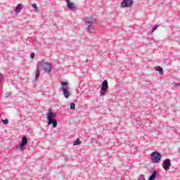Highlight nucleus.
I'll return each instance as SVG.
<instances>
[{"instance_id": "1", "label": "nucleus", "mask_w": 180, "mask_h": 180, "mask_svg": "<svg viewBox=\"0 0 180 180\" xmlns=\"http://www.w3.org/2000/svg\"><path fill=\"white\" fill-rule=\"evenodd\" d=\"M62 86H60V90L63 92V96L66 99H68L71 96V91H70V84L68 82H61Z\"/></svg>"}, {"instance_id": "2", "label": "nucleus", "mask_w": 180, "mask_h": 180, "mask_svg": "<svg viewBox=\"0 0 180 180\" xmlns=\"http://www.w3.org/2000/svg\"><path fill=\"white\" fill-rule=\"evenodd\" d=\"M94 22L95 18L86 17L84 19V23L86 26H87L86 30L89 33H95V30L94 29V27L91 26V25H94Z\"/></svg>"}, {"instance_id": "3", "label": "nucleus", "mask_w": 180, "mask_h": 180, "mask_svg": "<svg viewBox=\"0 0 180 180\" xmlns=\"http://www.w3.org/2000/svg\"><path fill=\"white\" fill-rule=\"evenodd\" d=\"M38 65L39 67H42L43 70L45 71V72H51V70H53V66L51 65V63H45L43 60L38 61Z\"/></svg>"}, {"instance_id": "4", "label": "nucleus", "mask_w": 180, "mask_h": 180, "mask_svg": "<svg viewBox=\"0 0 180 180\" xmlns=\"http://www.w3.org/2000/svg\"><path fill=\"white\" fill-rule=\"evenodd\" d=\"M56 114L54 113H48L47 119H48V124H53V127H57V120H56Z\"/></svg>"}, {"instance_id": "5", "label": "nucleus", "mask_w": 180, "mask_h": 180, "mask_svg": "<svg viewBox=\"0 0 180 180\" xmlns=\"http://www.w3.org/2000/svg\"><path fill=\"white\" fill-rule=\"evenodd\" d=\"M108 89H109V84L108 83V80H104L101 84L100 96H105V95H106V93L108 92Z\"/></svg>"}, {"instance_id": "6", "label": "nucleus", "mask_w": 180, "mask_h": 180, "mask_svg": "<svg viewBox=\"0 0 180 180\" xmlns=\"http://www.w3.org/2000/svg\"><path fill=\"white\" fill-rule=\"evenodd\" d=\"M161 158H162V156L161 155V154L160 153L153 152L151 153L152 162L157 164L161 161Z\"/></svg>"}, {"instance_id": "7", "label": "nucleus", "mask_w": 180, "mask_h": 180, "mask_svg": "<svg viewBox=\"0 0 180 180\" xmlns=\"http://www.w3.org/2000/svg\"><path fill=\"white\" fill-rule=\"evenodd\" d=\"M134 1L133 0H123L121 2V8H131Z\"/></svg>"}, {"instance_id": "8", "label": "nucleus", "mask_w": 180, "mask_h": 180, "mask_svg": "<svg viewBox=\"0 0 180 180\" xmlns=\"http://www.w3.org/2000/svg\"><path fill=\"white\" fill-rule=\"evenodd\" d=\"M162 167L164 168L165 171H169L171 167V160L166 159L162 162Z\"/></svg>"}, {"instance_id": "9", "label": "nucleus", "mask_w": 180, "mask_h": 180, "mask_svg": "<svg viewBox=\"0 0 180 180\" xmlns=\"http://www.w3.org/2000/svg\"><path fill=\"white\" fill-rule=\"evenodd\" d=\"M26 144H27V137L24 136L22 137V140L20 146V150H25V147L26 146Z\"/></svg>"}, {"instance_id": "10", "label": "nucleus", "mask_w": 180, "mask_h": 180, "mask_svg": "<svg viewBox=\"0 0 180 180\" xmlns=\"http://www.w3.org/2000/svg\"><path fill=\"white\" fill-rule=\"evenodd\" d=\"M66 2H67V6L69 9H70V11H74L77 9V7L74 6V3H71L70 0H66Z\"/></svg>"}, {"instance_id": "11", "label": "nucleus", "mask_w": 180, "mask_h": 180, "mask_svg": "<svg viewBox=\"0 0 180 180\" xmlns=\"http://www.w3.org/2000/svg\"><path fill=\"white\" fill-rule=\"evenodd\" d=\"M34 72H35V79L36 81H37V79H39V78L40 77V67L39 66V65L37 66Z\"/></svg>"}, {"instance_id": "12", "label": "nucleus", "mask_w": 180, "mask_h": 180, "mask_svg": "<svg viewBox=\"0 0 180 180\" xmlns=\"http://www.w3.org/2000/svg\"><path fill=\"white\" fill-rule=\"evenodd\" d=\"M22 9H23V5L22 4H19L15 7V13H20V12L22 11Z\"/></svg>"}, {"instance_id": "13", "label": "nucleus", "mask_w": 180, "mask_h": 180, "mask_svg": "<svg viewBox=\"0 0 180 180\" xmlns=\"http://www.w3.org/2000/svg\"><path fill=\"white\" fill-rule=\"evenodd\" d=\"M155 71H159V74H160L161 75L164 74V69H162V68H161L160 66L155 67Z\"/></svg>"}, {"instance_id": "14", "label": "nucleus", "mask_w": 180, "mask_h": 180, "mask_svg": "<svg viewBox=\"0 0 180 180\" xmlns=\"http://www.w3.org/2000/svg\"><path fill=\"white\" fill-rule=\"evenodd\" d=\"M157 176V171H154L153 174L149 176L148 180H155Z\"/></svg>"}, {"instance_id": "15", "label": "nucleus", "mask_w": 180, "mask_h": 180, "mask_svg": "<svg viewBox=\"0 0 180 180\" xmlns=\"http://www.w3.org/2000/svg\"><path fill=\"white\" fill-rule=\"evenodd\" d=\"M79 144H81V141L79 139H77L76 141L74 142V146H79Z\"/></svg>"}, {"instance_id": "16", "label": "nucleus", "mask_w": 180, "mask_h": 180, "mask_svg": "<svg viewBox=\"0 0 180 180\" xmlns=\"http://www.w3.org/2000/svg\"><path fill=\"white\" fill-rule=\"evenodd\" d=\"M70 109L72 110L75 109V103H70Z\"/></svg>"}, {"instance_id": "17", "label": "nucleus", "mask_w": 180, "mask_h": 180, "mask_svg": "<svg viewBox=\"0 0 180 180\" xmlns=\"http://www.w3.org/2000/svg\"><path fill=\"white\" fill-rule=\"evenodd\" d=\"M158 28V25L154 26L151 30V33H154V32H155V30H157Z\"/></svg>"}, {"instance_id": "18", "label": "nucleus", "mask_w": 180, "mask_h": 180, "mask_svg": "<svg viewBox=\"0 0 180 180\" xmlns=\"http://www.w3.org/2000/svg\"><path fill=\"white\" fill-rule=\"evenodd\" d=\"M32 6V8H34V9H35V11H37L39 9V8L37 7V4H33Z\"/></svg>"}, {"instance_id": "19", "label": "nucleus", "mask_w": 180, "mask_h": 180, "mask_svg": "<svg viewBox=\"0 0 180 180\" xmlns=\"http://www.w3.org/2000/svg\"><path fill=\"white\" fill-rule=\"evenodd\" d=\"M174 84V86L176 87V88H178V86H180V83H173Z\"/></svg>"}, {"instance_id": "20", "label": "nucleus", "mask_w": 180, "mask_h": 180, "mask_svg": "<svg viewBox=\"0 0 180 180\" xmlns=\"http://www.w3.org/2000/svg\"><path fill=\"white\" fill-rule=\"evenodd\" d=\"M4 124H8V120H2Z\"/></svg>"}, {"instance_id": "21", "label": "nucleus", "mask_w": 180, "mask_h": 180, "mask_svg": "<svg viewBox=\"0 0 180 180\" xmlns=\"http://www.w3.org/2000/svg\"><path fill=\"white\" fill-rule=\"evenodd\" d=\"M2 78H4V75H2V74L0 73V83H1V81H2Z\"/></svg>"}, {"instance_id": "22", "label": "nucleus", "mask_w": 180, "mask_h": 180, "mask_svg": "<svg viewBox=\"0 0 180 180\" xmlns=\"http://www.w3.org/2000/svg\"><path fill=\"white\" fill-rule=\"evenodd\" d=\"M8 96H11V93H6L5 94V97L8 98Z\"/></svg>"}, {"instance_id": "23", "label": "nucleus", "mask_w": 180, "mask_h": 180, "mask_svg": "<svg viewBox=\"0 0 180 180\" xmlns=\"http://www.w3.org/2000/svg\"><path fill=\"white\" fill-rule=\"evenodd\" d=\"M30 58H34V53H32L30 54Z\"/></svg>"}, {"instance_id": "24", "label": "nucleus", "mask_w": 180, "mask_h": 180, "mask_svg": "<svg viewBox=\"0 0 180 180\" xmlns=\"http://www.w3.org/2000/svg\"><path fill=\"white\" fill-rule=\"evenodd\" d=\"M140 178H142V179L146 180V179L144 178V175H141Z\"/></svg>"}, {"instance_id": "25", "label": "nucleus", "mask_w": 180, "mask_h": 180, "mask_svg": "<svg viewBox=\"0 0 180 180\" xmlns=\"http://www.w3.org/2000/svg\"><path fill=\"white\" fill-rule=\"evenodd\" d=\"M47 113H53V112H51V110H49Z\"/></svg>"}]
</instances>
